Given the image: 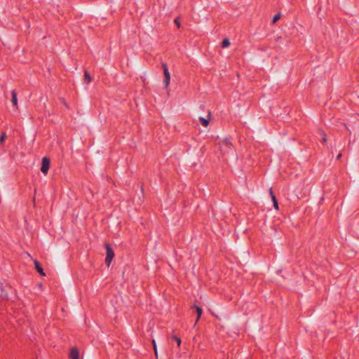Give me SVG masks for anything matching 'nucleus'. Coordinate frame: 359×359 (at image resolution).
Segmentation results:
<instances>
[{"label":"nucleus","mask_w":359,"mask_h":359,"mask_svg":"<svg viewBox=\"0 0 359 359\" xmlns=\"http://www.w3.org/2000/svg\"><path fill=\"white\" fill-rule=\"evenodd\" d=\"M219 147L221 150L224 153H227L232 150V144L229 139L225 138L219 142Z\"/></svg>","instance_id":"nucleus-1"},{"label":"nucleus","mask_w":359,"mask_h":359,"mask_svg":"<svg viewBox=\"0 0 359 359\" xmlns=\"http://www.w3.org/2000/svg\"><path fill=\"white\" fill-rule=\"evenodd\" d=\"M106 258L105 262L109 266L112 259L114 257V251L109 244H106Z\"/></svg>","instance_id":"nucleus-2"},{"label":"nucleus","mask_w":359,"mask_h":359,"mask_svg":"<svg viewBox=\"0 0 359 359\" xmlns=\"http://www.w3.org/2000/svg\"><path fill=\"white\" fill-rule=\"evenodd\" d=\"M50 168V160L48 157H43L41 161V170L44 174L46 175Z\"/></svg>","instance_id":"nucleus-3"},{"label":"nucleus","mask_w":359,"mask_h":359,"mask_svg":"<svg viewBox=\"0 0 359 359\" xmlns=\"http://www.w3.org/2000/svg\"><path fill=\"white\" fill-rule=\"evenodd\" d=\"M163 67V73H164V75H165V81H164V86L165 88H167L170 83V72L168 71V67L167 66L166 64H163L162 65Z\"/></svg>","instance_id":"nucleus-4"},{"label":"nucleus","mask_w":359,"mask_h":359,"mask_svg":"<svg viewBox=\"0 0 359 359\" xmlns=\"http://www.w3.org/2000/svg\"><path fill=\"white\" fill-rule=\"evenodd\" d=\"M69 357L71 359H79V353L77 348H73L71 349Z\"/></svg>","instance_id":"nucleus-5"},{"label":"nucleus","mask_w":359,"mask_h":359,"mask_svg":"<svg viewBox=\"0 0 359 359\" xmlns=\"http://www.w3.org/2000/svg\"><path fill=\"white\" fill-rule=\"evenodd\" d=\"M210 117V112L208 113V118L200 117L199 121L204 127H208L209 125V120Z\"/></svg>","instance_id":"nucleus-6"},{"label":"nucleus","mask_w":359,"mask_h":359,"mask_svg":"<svg viewBox=\"0 0 359 359\" xmlns=\"http://www.w3.org/2000/svg\"><path fill=\"white\" fill-rule=\"evenodd\" d=\"M11 97H12L11 102H12L13 105L17 106L18 105L17 93L14 90L11 91Z\"/></svg>","instance_id":"nucleus-7"},{"label":"nucleus","mask_w":359,"mask_h":359,"mask_svg":"<svg viewBox=\"0 0 359 359\" xmlns=\"http://www.w3.org/2000/svg\"><path fill=\"white\" fill-rule=\"evenodd\" d=\"M34 265H35V268L37 270V271L41 275V276H45V273L43 272V269L41 268V266H40V264L38 261L35 260L34 261Z\"/></svg>","instance_id":"nucleus-8"},{"label":"nucleus","mask_w":359,"mask_h":359,"mask_svg":"<svg viewBox=\"0 0 359 359\" xmlns=\"http://www.w3.org/2000/svg\"><path fill=\"white\" fill-rule=\"evenodd\" d=\"M194 307L196 308V312H197V319H196V322L199 320V318H201V316L202 314V312H203V310L200 307V306H194Z\"/></svg>","instance_id":"nucleus-9"},{"label":"nucleus","mask_w":359,"mask_h":359,"mask_svg":"<svg viewBox=\"0 0 359 359\" xmlns=\"http://www.w3.org/2000/svg\"><path fill=\"white\" fill-rule=\"evenodd\" d=\"M230 45V41L228 39H224L222 41V47L226 48Z\"/></svg>","instance_id":"nucleus-10"},{"label":"nucleus","mask_w":359,"mask_h":359,"mask_svg":"<svg viewBox=\"0 0 359 359\" xmlns=\"http://www.w3.org/2000/svg\"><path fill=\"white\" fill-rule=\"evenodd\" d=\"M85 80L87 83H90L92 80L90 74L87 72H85Z\"/></svg>","instance_id":"nucleus-11"},{"label":"nucleus","mask_w":359,"mask_h":359,"mask_svg":"<svg viewBox=\"0 0 359 359\" xmlns=\"http://www.w3.org/2000/svg\"><path fill=\"white\" fill-rule=\"evenodd\" d=\"M152 344H153V347H154L155 355H156V356H157V355H158L157 346H156V343L155 339L152 340Z\"/></svg>","instance_id":"nucleus-12"},{"label":"nucleus","mask_w":359,"mask_h":359,"mask_svg":"<svg viewBox=\"0 0 359 359\" xmlns=\"http://www.w3.org/2000/svg\"><path fill=\"white\" fill-rule=\"evenodd\" d=\"M269 192H270V196H271L272 201L274 202L275 201H277L276 198L273 192L272 188H270Z\"/></svg>","instance_id":"nucleus-13"},{"label":"nucleus","mask_w":359,"mask_h":359,"mask_svg":"<svg viewBox=\"0 0 359 359\" xmlns=\"http://www.w3.org/2000/svg\"><path fill=\"white\" fill-rule=\"evenodd\" d=\"M280 18V14L278 13V14H276L273 18V23H276Z\"/></svg>","instance_id":"nucleus-14"},{"label":"nucleus","mask_w":359,"mask_h":359,"mask_svg":"<svg viewBox=\"0 0 359 359\" xmlns=\"http://www.w3.org/2000/svg\"><path fill=\"white\" fill-rule=\"evenodd\" d=\"M6 138V135L5 133H3L0 136V144H2Z\"/></svg>","instance_id":"nucleus-15"},{"label":"nucleus","mask_w":359,"mask_h":359,"mask_svg":"<svg viewBox=\"0 0 359 359\" xmlns=\"http://www.w3.org/2000/svg\"><path fill=\"white\" fill-rule=\"evenodd\" d=\"M173 338L177 342L178 346H180V344H181V339L179 337H176V336H175Z\"/></svg>","instance_id":"nucleus-16"},{"label":"nucleus","mask_w":359,"mask_h":359,"mask_svg":"<svg viewBox=\"0 0 359 359\" xmlns=\"http://www.w3.org/2000/svg\"><path fill=\"white\" fill-rule=\"evenodd\" d=\"M175 25H176L178 27H180V22L179 18H176V19L175 20Z\"/></svg>","instance_id":"nucleus-17"},{"label":"nucleus","mask_w":359,"mask_h":359,"mask_svg":"<svg viewBox=\"0 0 359 359\" xmlns=\"http://www.w3.org/2000/svg\"><path fill=\"white\" fill-rule=\"evenodd\" d=\"M273 207L278 210V201H275L274 202H273Z\"/></svg>","instance_id":"nucleus-18"},{"label":"nucleus","mask_w":359,"mask_h":359,"mask_svg":"<svg viewBox=\"0 0 359 359\" xmlns=\"http://www.w3.org/2000/svg\"><path fill=\"white\" fill-rule=\"evenodd\" d=\"M60 100H61V102L64 104V105H65V107H67V102H66V101L65 100V99H64V98H61V99H60Z\"/></svg>","instance_id":"nucleus-19"},{"label":"nucleus","mask_w":359,"mask_h":359,"mask_svg":"<svg viewBox=\"0 0 359 359\" xmlns=\"http://www.w3.org/2000/svg\"><path fill=\"white\" fill-rule=\"evenodd\" d=\"M326 140H326V137H325V134H323V141L324 142H326Z\"/></svg>","instance_id":"nucleus-20"},{"label":"nucleus","mask_w":359,"mask_h":359,"mask_svg":"<svg viewBox=\"0 0 359 359\" xmlns=\"http://www.w3.org/2000/svg\"><path fill=\"white\" fill-rule=\"evenodd\" d=\"M341 154H339L337 156V159H338V160H339V159L341 158Z\"/></svg>","instance_id":"nucleus-21"}]
</instances>
